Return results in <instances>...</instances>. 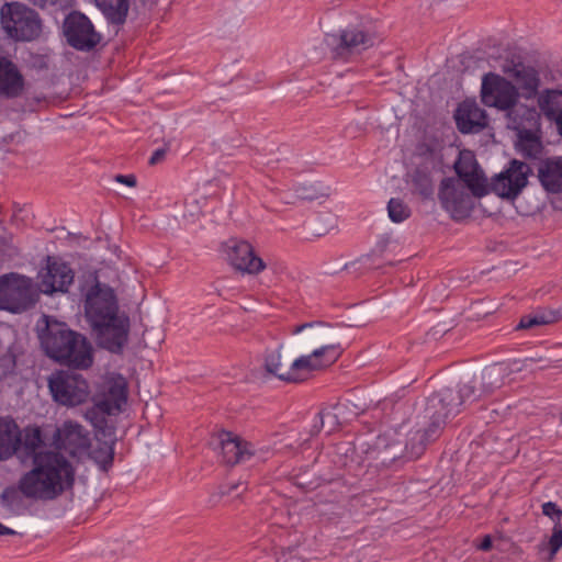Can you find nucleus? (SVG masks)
<instances>
[{
    "mask_svg": "<svg viewBox=\"0 0 562 562\" xmlns=\"http://www.w3.org/2000/svg\"><path fill=\"white\" fill-rule=\"evenodd\" d=\"M85 314L97 344L112 353H121L127 344L130 318L120 313L114 290L95 280L85 294Z\"/></svg>",
    "mask_w": 562,
    "mask_h": 562,
    "instance_id": "f257e3e1",
    "label": "nucleus"
},
{
    "mask_svg": "<svg viewBox=\"0 0 562 562\" xmlns=\"http://www.w3.org/2000/svg\"><path fill=\"white\" fill-rule=\"evenodd\" d=\"M75 470L68 459L55 451L41 452L34 457V468L19 481L26 498L52 501L72 487Z\"/></svg>",
    "mask_w": 562,
    "mask_h": 562,
    "instance_id": "f03ea898",
    "label": "nucleus"
},
{
    "mask_svg": "<svg viewBox=\"0 0 562 562\" xmlns=\"http://www.w3.org/2000/svg\"><path fill=\"white\" fill-rule=\"evenodd\" d=\"M40 339L45 353L60 364L86 370L93 363V348L90 341L65 323L47 321Z\"/></svg>",
    "mask_w": 562,
    "mask_h": 562,
    "instance_id": "7ed1b4c3",
    "label": "nucleus"
},
{
    "mask_svg": "<svg viewBox=\"0 0 562 562\" xmlns=\"http://www.w3.org/2000/svg\"><path fill=\"white\" fill-rule=\"evenodd\" d=\"M291 334L297 336L295 345L300 350H311L313 356L324 357L327 363L335 362L340 355L339 339L330 324L324 322L304 323L293 327Z\"/></svg>",
    "mask_w": 562,
    "mask_h": 562,
    "instance_id": "20e7f679",
    "label": "nucleus"
},
{
    "mask_svg": "<svg viewBox=\"0 0 562 562\" xmlns=\"http://www.w3.org/2000/svg\"><path fill=\"white\" fill-rule=\"evenodd\" d=\"M518 97L517 88L508 80L492 72L484 75L481 98L486 106L507 111V115L514 112L513 117L535 121L537 112L524 105L517 106Z\"/></svg>",
    "mask_w": 562,
    "mask_h": 562,
    "instance_id": "39448f33",
    "label": "nucleus"
},
{
    "mask_svg": "<svg viewBox=\"0 0 562 562\" xmlns=\"http://www.w3.org/2000/svg\"><path fill=\"white\" fill-rule=\"evenodd\" d=\"M0 16L2 29L15 41L30 42L41 35L42 21L38 13L22 3L3 4Z\"/></svg>",
    "mask_w": 562,
    "mask_h": 562,
    "instance_id": "423d86ee",
    "label": "nucleus"
},
{
    "mask_svg": "<svg viewBox=\"0 0 562 562\" xmlns=\"http://www.w3.org/2000/svg\"><path fill=\"white\" fill-rule=\"evenodd\" d=\"M53 400L59 405L74 407L85 403L90 394L87 380L79 373L59 370L47 380Z\"/></svg>",
    "mask_w": 562,
    "mask_h": 562,
    "instance_id": "0eeeda50",
    "label": "nucleus"
},
{
    "mask_svg": "<svg viewBox=\"0 0 562 562\" xmlns=\"http://www.w3.org/2000/svg\"><path fill=\"white\" fill-rule=\"evenodd\" d=\"M32 279L14 272L0 277V310L18 313L35 303Z\"/></svg>",
    "mask_w": 562,
    "mask_h": 562,
    "instance_id": "6e6552de",
    "label": "nucleus"
},
{
    "mask_svg": "<svg viewBox=\"0 0 562 562\" xmlns=\"http://www.w3.org/2000/svg\"><path fill=\"white\" fill-rule=\"evenodd\" d=\"M374 42V35L361 26H349L342 30L339 35L330 34L326 36V43L331 48L333 57L344 60H348L372 47Z\"/></svg>",
    "mask_w": 562,
    "mask_h": 562,
    "instance_id": "1a4fd4ad",
    "label": "nucleus"
},
{
    "mask_svg": "<svg viewBox=\"0 0 562 562\" xmlns=\"http://www.w3.org/2000/svg\"><path fill=\"white\" fill-rule=\"evenodd\" d=\"M530 173L531 168L528 164L513 159L505 170L493 178L488 192L492 191L503 199L515 200L527 187Z\"/></svg>",
    "mask_w": 562,
    "mask_h": 562,
    "instance_id": "9d476101",
    "label": "nucleus"
},
{
    "mask_svg": "<svg viewBox=\"0 0 562 562\" xmlns=\"http://www.w3.org/2000/svg\"><path fill=\"white\" fill-rule=\"evenodd\" d=\"M64 35L67 43L77 50L89 52L101 41L91 21L77 11L69 13L64 21Z\"/></svg>",
    "mask_w": 562,
    "mask_h": 562,
    "instance_id": "9b49d317",
    "label": "nucleus"
},
{
    "mask_svg": "<svg viewBox=\"0 0 562 562\" xmlns=\"http://www.w3.org/2000/svg\"><path fill=\"white\" fill-rule=\"evenodd\" d=\"M472 195L468 192L465 184L453 178H445L438 192L442 209L450 213L453 220H461L470 215L473 209Z\"/></svg>",
    "mask_w": 562,
    "mask_h": 562,
    "instance_id": "f8f14e48",
    "label": "nucleus"
},
{
    "mask_svg": "<svg viewBox=\"0 0 562 562\" xmlns=\"http://www.w3.org/2000/svg\"><path fill=\"white\" fill-rule=\"evenodd\" d=\"M223 250L228 263L241 273L257 276L266 269V262L247 240L229 238L223 244Z\"/></svg>",
    "mask_w": 562,
    "mask_h": 562,
    "instance_id": "ddd939ff",
    "label": "nucleus"
},
{
    "mask_svg": "<svg viewBox=\"0 0 562 562\" xmlns=\"http://www.w3.org/2000/svg\"><path fill=\"white\" fill-rule=\"evenodd\" d=\"M127 400V383L122 375L109 379L103 389L102 397L95 403L94 407L87 413V416L98 426L100 420L95 415H113L121 412L122 406Z\"/></svg>",
    "mask_w": 562,
    "mask_h": 562,
    "instance_id": "4468645a",
    "label": "nucleus"
},
{
    "mask_svg": "<svg viewBox=\"0 0 562 562\" xmlns=\"http://www.w3.org/2000/svg\"><path fill=\"white\" fill-rule=\"evenodd\" d=\"M222 460L225 464L235 465L237 463L249 461L251 458L263 459L266 451L256 449L251 442L240 437L223 431L218 435Z\"/></svg>",
    "mask_w": 562,
    "mask_h": 562,
    "instance_id": "2eb2a0df",
    "label": "nucleus"
},
{
    "mask_svg": "<svg viewBox=\"0 0 562 562\" xmlns=\"http://www.w3.org/2000/svg\"><path fill=\"white\" fill-rule=\"evenodd\" d=\"M75 273L68 263L47 257L45 269L41 272L40 289L45 294L65 293L74 282Z\"/></svg>",
    "mask_w": 562,
    "mask_h": 562,
    "instance_id": "dca6fc26",
    "label": "nucleus"
},
{
    "mask_svg": "<svg viewBox=\"0 0 562 562\" xmlns=\"http://www.w3.org/2000/svg\"><path fill=\"white\" fill-rule=\"evenodd\" d=\"M454 170L473 196L482 198L488 193L487 180L470 151L460 153Z\"/></svg>",
    "mask_w": 562,
    "mask_h": 562,
    "instance_id": "f3484780",
    "label": "nucleus"
},
{
    "mask_svg": "<svg viewBox=\"0 0 562 562\" xmlns=\"http://www.w3.org/2000/svg\"><path fill=\"white\" fill-rule=\"evenodd\" d=\"M453 395V389L452 387H443L435 393H432L426 401L425 408L423 412L422 419H424L427 424L430 425L429 434L439 432L441 431L443 425L446 424L447 419L452 414H445L447 408L442 405V402L450 396Z\"/></svg>",
    "mask_w": 562,
    "mask_h": 562,
    "instance_id": "a211bd4d",
    "label": "nucleus"
},
{
    "mask_svg": "<svg viewBox=\"0 0 562 562\" xmlns=\"http://www.w3.org/2000/svg\"><path fill=\"white\" fill-rule=\"evenodd\" d=\"M57 435L61 447L74 457L87 452L90 448L89 432L76 422H65Z\"/></svg>",
    "mask_w": 562,
    "mask_h": 562,
    "instance_id": "6ab92c4d",
    "label": "nucleus"
},
{
    "mask_svg": "<svg viewBox=\"0 0 562 562\" xmlns=\"http://www.w3.org/2000/svg\"><path fill=\"white\" fill-rule=\"evenodd\" d=\"M513 113L508 114V127L518 132V140L516 143L517 151L528 159H538L542 154V143L540 137L532 132L527 130L524 125L522 120L525 117H513Z\"/></svg>",
    "mask_w": 562,
    "mask_h": 562,
    "instance_id": "aec40b11",
    "label": "nucleus"
},
{
    "mask_svg": "<svg viewBox=\"0 0 562 562\" xmlns=\"http://www.w3.org/2000/svg\"><path fill=\"white\" fill-rule=\"evenodd\" d=\"M24 90V78L16 65L0 56V95L14 99Z\"/></svg>",
    "mask_w": 562,
    "mask_h": 562,
    "instance_id": "412c9836",
    "label": "nucleus"
},
{
    "mask_svg": "<svg viewBox=\"0 0 562 562\" xmlns=\"http://www.w3.org/2000/svg\"><path fill=\"white\" fill-rule=\"evenodd\" d=\"M520 361L495 363L485 368L481 375L482 394H491L505 384L510 374L521 371Z\"/></svg>",
    "mask_w": 562,
    "mask_h": 562,
    "instance_id": "4be33fe9",
    "label": "nucleus"
},
{
    "mask_svg": "<svg viewBox=\"0 0 562 562\" xmlns=\"http://www.w3.org/2000/svg\"><path fill=\"white\" fill-rule=\"evenodd\" d=\"M459 130L462 133H471L486 126L487 120L484 110L474 101L462 102L456 113Z\"/></svg>",
    "mask_w": 562,
    "mask_h": 562,
    "instance_id": "5701e85b",
    "label": "nucleus"
},
{
    "mask_svg": "<svg viewBox=\"0 0 562 562\" xmlns=\"http://www.w3.org/2000/svg\"><path fill=\"white\" fill-rule=\"evenodd\" d=\"M538 178L549 193L562 192V156L542 160L538 168Z\"/></svg>",
    "mask_w": 562,
    "mask_h": 562,
    "instance_id": "b1692460",
    "label": "nucleus"
},
{
    "mask_svg": "<svg viewBox=\"0 0 562 562\" xmlns=\"http://www.w3.org/2000/svg\"><path fill=\"white\" fill-rule=\"evenodd\" d=\"M430 425L424 419L416 424L415 429L409 430L405 443V453L408 459H416L420 457L428 442L434 441L439 437V432L429 434Z\"/></svg>",
    "mask_w": 562,
    "mask_h": 562,
    "instance_id": "393cba45",
    "label": "nucleus"
},
{
    "mask_svg": "<svg viewBox=\"0 0 562 562\" xmlns=\"http://www.w3.org/2000/svg\"><path fill=\"white\" fill-rule=\"evenodd\" d=\"M283 348L284 345L280 344L276 349L266 350L263 368L268 374L276 376L280 381L290 383V379L292 378L290 374L291 361L283 353Z\"/></svg>",
    "mask_w": 562,
    "mask_h": 562,
    "instance_id": "a878e982",
    "label": "nucleus"
},
{
    "mask_svg": "<svg viewBox=\"0 0 562 562\" xmlns=\"http://www.w3.org/2000/svg\"><path fill=\"white\" fill-rule=\"evenodd\" d=\"M326 359L322 356H313V352L302 355L299 358L291 361L290 383H300L308 378V374L313 371L319 370L324 367L330 366Z\"/></svg>",
    "mask_w": 562,
    "mask_h": 562,
    "instance_id": "bb28decb",
    "label": "nucleus"
},
{
    "mask_svg": "<svg viewBox=\"0 0 562 562\" xmlns=\"http://www.w3.org/2000/svg\"><path fill=\"white\" fill-rule=\"evenodd\" d=\"M21 443L20 431L13 420L0 419V460L14 454Z\"/></svg>",
    "mask_w": 562,
    "mask_h": 562,
    "instance_id": "cd10ccee",
    "label": "nucleus"
},
{
    "mask_svg": "<svg viewBox=\"0 0 562 562\" xmlns=\"http://www.w3.org/2000/svg\"><path fill=\"white\" fill-rule=\"evenodd\" d=\"M481 394H476L474 385L471 383H463L458 389H453V395L442 402L447 411L445 414H452L456 416L461 412V407L467 403L476 401Z\"/></svg>",
    "mask_w": 562,
    "mask_h": 562,
    "instance_id": "c85d7f7f",
    "label": "nucleus"
},
{
    "mask_svg": "<svg viewBox=\"0 0 562 562\" xmlns=\"http://www.w3.org/2000/svg\"><path fill=\"white\" fill-rule=\"evenodd\" d=\"M504 72L515 79L517 83L530 92H535L538 88L539 79L535 69L526 67L524 64L505 65Z\"/></svg>",
    "mask_w": 562,
    "mask_h": 562,
    "instance_id": "c756f323",
    "label": "nucleus"
},
{
    "mask_svg": "<svg viewBox=\"0 0 562 562\" xmlns=\"http://www.w3.org/2000/svg\"><path fill=\"white\" fill-rule=\"evenodd\" d=\"M408 183L412 192L423 200L431 199L434 195V181L429 172L416 169L409 175Z\"/></svg>",
    "mask_w": 562,
    "mask_h": 562,
    "instance_id": "7c9ffc66",
    "label": "nucleus"
},
{
    "mask_svg": "<svg viewBox=\"0 0 562 562\" xmlns=\"http://www.w3.org/2000/svg\"><path fill=\"white\" fill-rule=\"evenodd\" d=\"M97 2L111 23H124L128 11L127 0H97Z\"/></svg>",
    "mask_w": 562,
    "mask_h": 562,
    "instance_id": "2f4dec72",
    "label": "nucleus"
},
{
    "mask_svg": "<svg viewBox=\"0 0 562 562\" xmlns=\"http://www.w3.org/2000/svg\"><path fill=\"white\" fill-rule=\"evenodd\" d=\"M539 106L549 120L557 123L559 116L562 115V91H548L540 97Z\"/></svg>",
    "mask_w": 562,
    "mask_h": 562,
    "instance_id": "473e14b6",
    "label": "nucleus"
},
{
    "mask_svg": "<svg viewBox=\"0 0 562 562\" xmlns=\"http://www.w3.org/2000/svg\"><path fill=\"white\" fill-rule=\"evenodd\" d=\"M24 497L19 486H9L1 493L0 504L10 513L20 515L25 510Z\"/></svg>",
    "mask_w": 562,
    "mask_h": 562,
    "instance_id": "72a5a7b5",
    "label": "nucleus"
},
{
    "mask_svg": "<svg viewBox=\"0 0 562 562\" xmlns=\"http://www.w3.org/2000/svg\"><path fill=\"white\" fill-rule=\"evenodd\" d=\"M91 459L100 467L101 470L106 471L113 464L114 448L113 445L101 442L90 452Z\"/></svg>",
    "mask_w": 562,
    "mask_h": 562,
    "instance_id": "f704fd0d",
    "label": "nucleus"
},
{
    "mask_svg": "<svg viewBox=\"0 0 562 562\" xmlns=\"http://www.w3.org/2000/svg\"><path fill=\"white\" fill-rule=\"evenodd\" d=\"M559 319L557 312H549L536 315H527L521 317L517 325V329H529L536 326L547 325L554 323Z\"/></svg>",
    "mask_w": 562,
    "mask_h": 562,
    "instance_id": "c9c22d12",
    "label": "nucleus"
},
{
    "mask_svg": "<svg viewBox=\"0 0 562 562\" xmlns=\"http://www.w3.org/2000/svg\"><path fill=\"white\" fill-rule=\"evenodd\" d=\"M387 212L392 222L402 223L411 216V209L401 199L392 198L387 203Z\"/></svg>",
    "mask_w": 562,
    "mask_h": 562,
    "instance_id": "e433bc0d",
    "label": "nucleus"
},
{
    "mask_svg": "<svg viewBox=\"0 0 562 562\" xmlns=\"http://www.w3.org/2000/svg\"><path fill=\"white\" fill-rule=\"evenodd\" d=\"M42 442L43 440L41 430L38 428H34L26 432L23 441V448L27 454L34 458L35 456L40 454L36 452V450L41 447Z\"/></svg>",
    "mask_w": 562,
    "mask_h": 562,
    "instance_id": "4c0bfd02",
    "label": "nucleus"
},
{
    "mask_svg": "<svg viewBox=\"0 0 562 562\" xmlns=\"http://www.w3.org/2000/svg\"><path fill=\"white\" fill-rule=\"evenodd\" d=\"M381 453V459L383 463H391L402 457L407 458L405 453V448L403 449L400 443H392L385 446L384 450Z\"/></svg>",
    "mask_w": 562,
    "mask_h": 562,
    "instance_id": "58836bf2",
    "label": "nucleus"
},
{
    "mask_svg": "<svg viewBox=\"0 0 562 562\" xmlns=\"http://www.w3.org/2000/svg\"><path fill=\"white\" fill-rule=\"evenodd\" d=\"M548 547L550 549V559L562 548V526L560 522L554 524Z\"/></svg>",
    "mask_w": 562,
    "mask_h": 562,
    "instance_id": "ea45409f",
    "label": "nucleus"
},
{
    "mask_svg": "<svg viewBox=\"0 0 562 562\" xmlns=\"http://www.w3.org/2000/svg\"><path fill=\"white\" fill-rule=\"evenodd\" d=\"M284 562H308V558L303 548L290 549L284 554Z\"/></svg>",
    "mask_w": 562,
    "mask_h": 562,
    "instance_id": "a19ab883",
    "label": "nucleus"
},
{
    "mask_svg": "<svg viewBox=\"0 0 562 562\" xmlns=\"http://www.w3.org/2000/svg\"><path fill=\"white\" fill-rule=\"evenodd\" d=\"M543 515L552 518L555 522H560L562 510L553 502H547L542 505Z\"/></svg>",
    "mask_w": 562,
    "mask_h": 562,
    "instance_id": "79ce46f5",
    "label": "nucleus"
},
{
    "mask_svg": "<svg viewBox=\"0 0 562 562\" xmlns=\"http://www.w3.org/2000/svg\"><path fill=\"white\" fill-rule=\"evenodd\" d=\"M247 490V485L244 482L232 483L220 488L221 495H232L237 492V495L243 494Z\"/></svg>",
    "mask_w": 562,
    "mask_h": 562,
    "instance_id": "37998d69",
    "label": "nucleus"
},
{
    "mask_svg": "<svg viewBox=\"0 0 562 562\" xmlns=\"http://www.w3.org/2000/svg\"><path fill=\"white\" fill-rule=\"evenodd\" d=\"M114 180L119 183L135 187L136 186V177L134 175H116Z\"/></svg>",
    "mask_w": 562,
    "mask_h": 562,
    "instance_id": "c03bdc74",
    "label": "nucleus"
},
{
    "mask_svg": "<svg viewBox=\"0 0 562 562\" xmlns=\"http://www.w3.org/2000/svg\"><path fill=\"white\" fill-rule=\"evenodd\" d=\"M167 149L166 148H159L155 150L149 159L150 165H156L160 162L165 156H166Z\"/></svg>",
    "mask_w": 562,
    "mask_h": 562,
    "instance_id": "a18cd8bd",
    "label": "nucleus"
},
{
    "mask_svg": "<svg viewBox=\"0 0 562 562\" xmlns=\"http://www.w3.org/2000/svg\"><path fill=\"white\" fill-rule=\"evenodd\" d=\"M482 551H488L492 548V538L491 536L486 535L482 542L477 547Z\"/></svg>",
    "mask_w": 562,
    "mask_h": 562,
    "instance_id": "49530a36",
    "label": "nucleus"
},
{
    "mask_svg": "<svg viewBox=\"0 0 562 562\" xmlns=\"http://www.w3.org/2000/svg\"><path fill=\"white\" fill-rule=\"evenodd\" d=\"M34 5H38V7H45L47 4H56L58 2V0H30Z\"/></svg>",
    "mask_w": 562,
    "mask_h": 562,
    "instance_id": "de8ad7c7",
    "label": "nucleus"
},
{
    "mask_svg": "<svg viewBox=\"0 0 562 562\" xmlns=\"http://www.w3.org/2000/svg\"><path fill=\"white\" fill-rule=\"evenodd\" d=\"M18 532L0 524V536L2 535H16Z\"/></svg>",
    "mask_w": 562,
    "mask_h": 562,
    "instance_id": "09e8293b",
    "label": "nucleus"
},
{
    "mask_svg": "<svg viewBox=\"0 0 562 562\" xmlns=\"http://www.w3.org/2000/svg\"><path fill=\"white\" fill-rule=\"evenodd\" d=\"M557 128L559 131V134L562 136V114L559 116V119L557 120Z\"/></svg>",
    "mask_w": 562,
    "mask_h": 562,
    "instance_id": "8fccbe9b",
    "label": "nucleus"
},
{
    "mask_svg": "<svg viewBox=\"0 0 562 562\" xmlns=\"http://www.w3.org/2000/svg\"><path fill=\"white\" fill-rule=\"evenodd\" d=\"M558 416L560 418V425L562 426V409L558 412ZM562 431V429H561Z\"/></svg>",
    "mask_w": 562,
    "mask_h": 562,
    "instance_id": "3c124183",
    "label": "nucleus"
},
{
    "mask_svg": "<svg viewBox=\"0 0 562 562\" xmlns=\"http://www.w3.org/2000/svg\"><path fill=\"white\" fill-rule=\"evenodd\" d=\"M321 417H322V420H323L325 417H330V413L321 414Z\"/></svg>",
    "mask_w": 562,
    "mask_h": 562,
    "instance_id": "603ef678",
    "label": "nucleus"
},
{
    "mask_svg": "<svg viewBox=\"0 0 562 562\" xmlns=\"http://www.w3.org/2000/svg\"><path fill=\"white\" fill-rule=\"evenodd\" d=\"M303 199H312L311 195H302Z\"/></svg>",
    "mask_w": 562,
    "mask_h": 562,
    "instance_id": "864d4df0",
    "label": "nucleus"
}]
</instances>
